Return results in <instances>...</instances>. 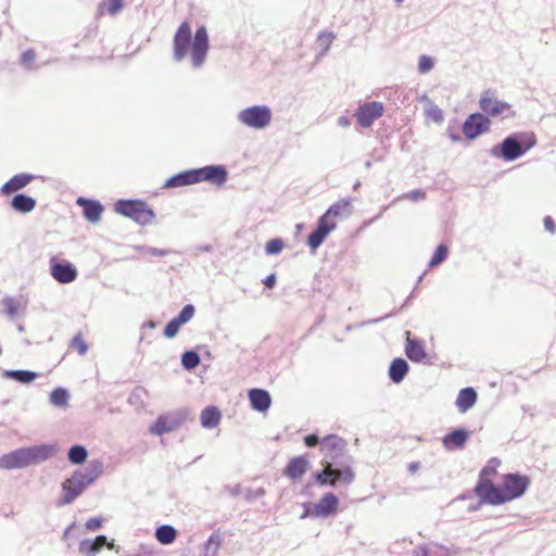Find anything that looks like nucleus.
<instances>
[{
    "instance_id": "nucleus-1",
    "label": "nucleus",
    "mask_w": 556,
    "mask_h": 556,
    "mask_svg": "<svg viewBox=\"0 0 556 556\" xmlns=\"http://www.w3.org/2000/svg\"><path fill=\"white\" fill-rule=\"evenodd\" d=\"M345 441L338 435L331 434L324 438L321 441L323 470L315 476L319 485L336 486L338 483L350 485L354 481L352 458L345 454Z\"/></svg>"
},
{
    "instance_id": "nucleus-2",
    "label": "nucleus",
    "mask_w": 556,
    "mask_h": 556,
    "mask_svg": "<svg viewBox=\"0 0 556 556\" xmlns=\"http://www.w3.org/2000/svg\"><path fill=\"white\" fill-rule=\"evenodd\" d=\"M173 45L175 61L180 62L190 53L192 67L200 68L205 63L210 48L207 29L203 25L198 27L192 39L191 25L185 21L175 34Z\"/></svg>"
},
{
    "instance_id": "nucleus-3",
    "label": "nucleus",
    "mask_w": 556,
    "mask_h": 556,
    "mask_svg": "<svg viewBox=\"0 0 556 556\" xmlns=\"http://www.w3.org/2000/svg\"><path fill=\"white\" fill-rule=\"evenodd\" d=\"M103 464L100 460L90 463L85 471H75L74 475L62 483L64 496L61 504H71L84 490L92 484L102 473Z\"/></svg>"
},
{
    "instance_id": "nucleus-4",
    "label": "nucleus",
    "mask_w": 556,
    "mask_h": 556,
    "mask_svg": "<svg viewBox=\"0 0 556 556\" xmlns=\"http://www.w3.org/2000/svg\"><path fill=\"white\" fill-rule=\"evenodd\" d=\"M115 212L142 226L151 224L155 218L153 210L141 200H118L115 203Z\"/></svg>"
},
{
    "instance_id": "nucleus-5",
    "label": "nucleus",
    "mask_w": 556,
    "mask_h": 556,
    "mask_svg": "<svg viewBox=\"0 0 556 556\" xmlns=\"http://www.w3.org/2000/svg\"><path fill=\"white\" fill-rule=\"evenodd\" d=\"M271 119V109L265 104L245 108L237 114V121L252 129H265L270 125Z\"/></svg>"
},
{
    "instance_id": "nucleus-6",
    "label": "nucleus",
    "mask_w": 556,
    "mask_h": 556,
    "mask_svg": "<svg viewBox=\"0 0 556 556\" xmlns=\"http://www.w3.org/2000/svg\"><path fill=\"white\" fill-rule=\"evenodd\" d=\"M536 143L535 136L530 134L526 141L521 143L516 136H508L500 146L493 148L492 153L496 156L501 155L505 161H514L525 154Z\"/></svg>"
},
{
    "instance_id": "nucleus-7",
    "label": "nucleus",
    "mask_w": 556,
    "mask_h": 556,
    "mask_svg": "<svg viewBox=\"0 0 556 556\" xmlns=\"http://www.w3.org/2000/svg\"><path fill=\"white\" fill-rule=\"evenodd\" d=\"M185 414L181 412H173L161 415L156 421L150 427V432L155 435H162L177 429L184 421Z\"/></svg>"
},
{
    "instance_id": "nucleus-8",
    "label": "nucleus",
    "mask_w": 556,
    "mask_h": 556,
    "mask_svg": "<svg viewBox=\"0 0 556 556\" xmlns=\"http://www.w3.org/2000/svg\"><path fill=\"white\" fill-rule=\"evenodd\" d=\"M528 484L529 479L527 477L517 473L506 475L503 480V491L506 501H511L521 496L527 490Z\"/></svg>"
},
{
    "instance_id": "nucleus-9",
    "label": "nucleus",
    "mask_w": 556,
    "mask_h": 556,
    "mask_svg": "<svg viewBox=\"0 0 556 556\" xmlns=\"http://www.w3.org/2000/svg\"><path fill=\"white\" fill-rule=\"evenodd\" d=\"M382 114V103L374 101L359 105L355 113V116L361 127L368 128L374 124L376 119L381 117Z\"/></svg>"
},
{
    "instance_id": "nucleus-10",
    "label": "nucleus",
    "mask_w": 556,
    "mask_h": 556,
    "mask_svg": "<svg viewBox=\"0 0 556 556\" xmlns=\"http://www.w3.org/2000/svg\"><path fill=\"white\" fill-rule=\"evenodd\" d=\"M475 490L482 502L492 505H498L507 502L504 491L496 488L492 482L488 480L480 479Z\"/></svg>"
},
{
    "instance_id": "nucleus-11",
    "label": "nucleus",
    "mask_w": 556,
    "mask_h": 556,
    "mask_svg": "<svg viewBox=\"0 0 556 556\" xmlns=\"http://www.w3.org/2000/svg\"><path fill=\"white\" fill-rule=\"evenodd\" d=\"M490 127L488 117L480 113H473L465 121L463 125V132L468 139H476L482 132L486 131Z\"/></svg>"
},
{
    "instance_id": "nucleus-12",
    "label": "nucleus",
    "mask_w": 556,
    "mask_h": 556,
    "mask_svg": "<svg viewBox=\"0 0 556 556\" xmlns=\"http://www.w3.org/2000/svg\"><path fill=\"white\" fill-rule=\"evenodd\" d=\"M194 313H195V308L192 304L185 305L182 307V309L180 311L179 315L177 317L173 318L165 326L164 336L169 339L174 338L178 333L180 327L192 319V317L194 316Z\"/></svg>"
},
{
    "instance_id": "nucleus-13",
    "label": "nucleus",
    "mask_w": 556,
    "mask_h": 556,
    "mask_svg": "<svg viewBox=\"0 0 556 556\" xmlns=\"http://www.w3.org/2000/svg\"><path fill=\"white\" fill-rule=\"evenodd\" d=\"M50 274L60 283H71L77 278V269L68 262L58 263L52 260Z\"/></svg>"
},
{
    "instance_id": "nucleus-14",
    "label": "nucleus",
    "mask_w": 556,
    "mask_h": 556,
    "mask_svg": "<svg viewBox=\"0 0 556 556\" xmlns=\"http://www.w3.org/2000/svg\"><path fill=\"white\" fill-rule=\"evenodd\" d=\"M30 466L26 447L15 450L0 457V468L15 469Z\"/></svg>"
},
{
    "instance_id": "nucleus-15",
    "label": "nucleus",
    "mask_w": 556,
    "mask_h": 556,
    "mask_svg": "<svg viewBox=\"0 0 556 556\" xmlns=\"http://www.w3.org/2000/svg\"><path fill=\"white\" fill-rule=\"evenodd\" d=\"M198 182L211 181L218 186L223 185L227 179V170L222 165H210L197 168Z\"/></svg>"
},
{
    "instance_id": "nucleus-16",
    "label": "nucleus",
    "mask_w": 556,
    "mask_h": 556,
    "mask_svg": "<svg viewBox=\"0 0 556 556\" xmlns=\"http://www.w3.org/2000/svg\"><path fill=\"white\" fill-rule=\"evenodd\" d=\"M406 356L415 363H429V356L426 353L425 344L422 341L410 338V332L406 331Z\"/></svg>"
},
{
    "instance_id": "nucleus-17",
    "label": "nucleus",
    "mask_w": 556,
    "mask_h": 556,
    "mask_svg": "<svg viewBox=\"0 0 556 556\" xmlns=\"http://www.w3.org/2000/svg\"><path fill=\"white\" fill-rule=\"evenodd\" d=\"M479 104L480 109L484 113L493 117L501 115L505 110L509 108L506 102L497 100L489 90L481 94Z\"/></svg>"
},
{
    "instance_id": "nucleus-18",
    "label": "nucleus",
    "mask_w": 556,
    "mask_h": 556,
    "mask_svg": "<svg viewBox=\"0 0 556 556\" xmlns=\"http://www.w3.org/2000/svg\"><path fill=\"white\" fill-rule=\"evenodd\" d=\"M336 228L334 222H329L324 216L318 219L316 229L308 236L307 243L312 249H317L326 237Z\"/></svg>"
},
{
    "instance_id": "nucleus-19",
    "label": "nucleus",
    "mask_w": 556,
    "mask_h": 556,
    "mask_svg": "<svg viewBox=\"0 0 556 556\" xmlns=\"http://www.w3.org/2000/svg\"><path fill=\"white\" fill-rule=\"evenodd\" d=\"M26 450L30 466L48 460L58 453V447L54 444L34 445Z\"/></svg>"
},
{
    "instance_id": "nucleus-20",
    "label": "nucleus",
    "mask_w": 556,
    "mask_h": 556,
    "mask_svg": "<svg viewBox=\"0 0 556 556\" xmlns=\"http://www.w3.org/2000/svg\"><path fill=\"white\" fill-rule=\"evenodd\" d=\"M339 500L333 493H326L315 505L312 515L328 517L338 510Z\"/></svg>"
},
{
    "instance_id": "nucleus-21",
    "label": "nucleus",
    "mask_w": 556,
    "mask_h": 556,
    "mask_svg": "<svg viewBox=\"0 0 556 556\" xmlns=\"http://www.w3.org/2000/svg\"><path fill=\"white\" fill-rule=\"evenodd\" d=\"M114 548V542H108L105 535H98L94 540H83L79 543V553L86 556H96L104 546Z\"/></svg>"
},
{
    "instance_id": "nucleus-22",
    "label": "nucleus",
    "mask_w": 556,
    "mask_h": 556,
    "mask_svg": "<svg viewBox=\"0 0 556 556\" xmlns=\"http://www.w3.org/2000/svg\"><path fill=\"white\" fill-rule=\"evenodd\" d=\"M352 200L341 199L332 204L323 216L329 222H331V218L334 217L346 218L352 214Z\"/></svg>"
},
{
    "instance_id": "nucleus-23",
    "label": "nucleus",
    "mask_w": 556,
    "mask_h": 556,
    "mask_svg": "<svg viewBox=\"0 0 556 556\" xmlns=\"http://www.w3.org/2000/svg\"><path fill=\"white\" fill-rule=\"evenodd\" d=\"M197 175L195 169L178 173L165 181L164 188H176L198 184Z\"/></svg>"
},
{
    "instance_id": "nucleus-24",
    "label": "nucleus",
    "mask_w": 556,
    "mask_h": 556,
    "mask_svg": "<svg viewBox=\"0 0 556 556\" xmlns=\"http://www.w3.org/2000/svg\"><path fill=\"white\" fill-rule=\"evenodd\" d=\"M77 203L83 206L84 215L87 220L91 223H97L100 220L101 214L103 212V206L100 204V202L79 198Z\"/></svg>"
},
{
    "instance_id": "nucleus-25",
    "label": "nucleus",
    "mask_w": 556,
    "mask_h": 556,
    "mask_svg": "<svg viewBox=\"0 0 556 556\" xmlns=\"http://www.w3.org/2000/svg\"><path fill=\"white\" fill-rule=\"evenodd\" d=\"M249 399L251 406L257 412H266L271 404L269 393L262 389H252L249 392Z\"/></svg>"
},
{
    "instance_id": "nucleus-26",
    "label": "nucleus",
    "mask_w": 556,
    "mask_h": 556,
    "mask_svg": "<svg viewBox=\"0 0 556 556\" xmlns=\"http://www.w3.org/2000/svg\"><path fill=\"white\" fill-rule=\"evenodd\" d=\"M468 440V432L464 429H456L446 434L443 440V446L446 450L463 448Z\"/></svg>"
},
{
    "instance_id": "nucleus-27",
    "label": "nucleus",
    "mask_w": 556,
    "mask_h": 556,
    "mask_svg": "<svg viewBox=\"0 0 556 556\" xmlns=\"http://www.w3.org/2000/svg\"><path fill=\"white\" fill-rule=\"evenodd\" d=\"M308 462L306 458L302 456H298L292 458L286 469L285 475L290 479H299L301 478L307 470Z\"/></svg>"
},
{
    "instance_id": "nucleus-28",
    "label": "nucleus",
    "mask_w": 556,
    "mask_h": 556,
    "mask_svg": "<svg viewBox=\"0 0 556 556\" xmlns=\"http://www.w3.org/2000/svg\"><path fill=\"white\" fill-rule=\"evenodd\" d=\"M33 178L34 176L29 174H17L2 186L1 191L4 194H10L14 191L21 190L26 187L33 180Z\"/></svg>"
},
{
    "instance_id": "nucleus-29",
    "label": "nucleus",
    "mask_w": 556,
    "mask_h": 556,
    "mask_svg": "<svg viewBox=\"0 0 556 556\" xmlns=\"http://www.w3.org/2000/svg\"><path fill=\"white\" fill-rule=\"evenodd\" d=\"M477 401V393L472 388H464L456 399V406L460 413L467 412Z\"/></svg>"
},
{
    "instance_id": "nucleus-30",
    "label": "nucleus",
    "mask_w": 556,
    "mask_h": 556,
    "mask_svg": "<svg viewBox=\"0 0 556 556\" xmlns=\"http://www.w3.org/2000/svg\"><path fill=\"white\" fill-rule=\"evenodd\" d=\"M408 371V364L403 358H395L389 367V377L394 383H400Z\"/></svg>"
},
{
    "instance_id": "nucleus-31",
    "label": "nucleus",
    "mask_w": 556,
    "mask_h": 556,
    "mask_svg": "<svg viewBox=\"0 0 556 556\" xmlns=\"http://www.w3.org/2000/svg\"><path fill=\"white\" fill-rule=\"evenodd\" d=\"M12 207L20 213H29L36 206V201L29 195L18 193L11 201Z\"/></svg>"
},
{
    "instance_id": "nucleus-32",
    "label": "nucleus",
    "mask_w": 556,
    "mask_h": 556,
    "mask_svg": "<svg viewBox=\"0 0 556 556\" xmlns=\"http://www.w3.org/2000/svg\"><path fill=\"white\" fill-rule=\"evenodd\" d=\"M220 420V413L215 406H208L201 413V425L204 428H215Z\"/></svg>"
},
{
    "instance_id": "nucleus-33",
    "label": "nucleus",
    "mask_w": 556,
    "mask_h": 556,
    "mask_svg": "<svg viewBox=\"0 0 556 556\" xmlns=\"http://www.w3.org/2000/svg\"><path fill=\"white\" fill-rule=\"evenodd\" d=\"M222 536L219 532H214L210 535L203 546V551L200 556H217L219 547L222 545Z\"/></svg>"
},
{
    "instance_id": "nucleus-34",
    "label": "nucleus",
    "mask_w": 556,
    "mask_h": 556,
    "mask_svg": "<svg viewBox=\"0 0 556 556\" xmlns=\"http://www.w3.org/2000/svg\"><path fill=\"white\" fill-rule=\"evenodd\" d=\"M177 531L173 526L163 525L155 531L156 540L162 544H170L176 540Z\"/></svg>"
},
{
    "instance_id": "nucleus-35",
    "label": "nucleus",
    "mask_w": 556,
    "mask_h": 556,
    "mask_svg": "<svg viewBox=\"0 0 556 556\" xmlns=\"http://www.w3.org/2000/svg\"><path fill=\"white\" fill-rule=\"evenodd\" d=\"M70 401V393L64 388H56L50 393V402L56 407H66Z\"/></svg>"
},
{
    "instance_id": "nucleus-36",
    "label": "nucleus",
    "mask_w": 556,
    "mask_h": 556,
    "mask_svg": "<svg viewBox=\"0 0 556 556\" xmlns=\"http://www.w3.org/2000/svg\"><path fill=\"white\" fill-rule=\"evenodd\" d=\"M5 376L22 383H30L37 378V374L30 370H8Z\"/></svg>"
},
{
    "instance_id": "nucleus-37",
    "label": "nucleus",
    "mask_w": 556,
    "mask_h": 556,
    "mask_svg": "<svg viewBox=\"0 0 556 556\" xmlns=\"http://www.w3.org/2000/svg\"><path fill=\"white\" fill-rule=\"evenodd\" d=\"M87 448L83 445H74L68 451V460L75 465L83 464L87 459Z\"/></svg>"
},
{
    "instance_id": "nucleus-38",
    "label": "nucleus",
    "mask_w": 556,
    "mask_h": 556,
    "mask_svg": "<svg viewBox=\"0 0 556 556\" xmlns=\"http://www.w3.org/2000/svg\"><path fill=\"white\" fill-rule=\"evenodd\" d=\"M200 356L194 351H187L181 355V365L187 370H192L200 364Z\"/></svg>"
},
{
    "instance_id": "nucleus-39",
    "label": "nucleus",
    "mask_w": 556,
    "mask_h": 556,
    "mask_svg": "<svg viewBox=\"0 0 556 556\" xmlns=\"http://www.w3.org/2000/svg\"><path fill=\"white\" fill-rule=\"evenodd\" d=\"M334 34L332 31H323L318 36V45L321 48V51L319 53V56L325 55L328 50L330 49V46L334 39Z\"/></svg>"
},
{
    "instance_id": "nucleus-40",
    "label": "nucleus",
    "mask_w": 556,
    "mask_h": 556,
    "mask_svg": "<svg viewBox=\"0 0 556 556\" xmlns=\"http://www.w3.org/2000/svg\"><path fill=\"white\" fill-rule=\"evenodd\" d=\"M2 304L4 305V314L9 317L13 318L17 314L20 304L13 298H4Z\"/></svg>"
},
{
    "instance_id": "nucleus-41",
    "label": "nucleus",
    "mask_w": 556,
    "mask_h": 556,
    "mask_svg": "<svg viewBox=\"0 0 556 556\" xmlns=\"http://www.w3.org/2000/svg\"><path fill=\"white\" fill-rule=\"evenodd\" d=\"M447 256V248L443 244H440L435 252L433 253L429 266L434 267L439 264H441Z\"/></svg>"
},
{
    "instance_id": "nucleus-42",
    "label": "nucleus",
    "mask_w": 556,
    "mask_h": 556,
    "mask_svg": "<svg viewBox=\"0 0 556 556\" xmlns=\"http://www.w3.org/2000/svg\"><path fill=\"white\" fill-rule=\"evenodd\" d=\"M429 105L426 110L427 115L432 118L437 123H441L443 121V112L442 110L435 105L433 102L428 101Z\"/></svg>"
},
{
    "instance_id": "nucleus-43",
    "label": "nucleus",
    "mask_w": 556,
    "mask_h": 556,
    "mask_svg": "<svg viewBox=\"0 0 556 556\" xmlns=\"http://www.w3.org/2000/svg\"><path fill=\"white\" fill-rule=\"evenodd\" d=\"M282 249L283 242L281 239L278 238L269 240L265 245V251L269 255L278 254L282 251Z\"/></svg>"
},
{
    "instance_id": "nucleus-44",
    "label": "nucleus",
    "mask_w": 556,
    "mask_h": 556,
    "mask_svg": "<svg viewBox=\"0 0 556 556\" xmlns=\"http://www.w3.org/2000/svg\"><path fill=\"white\" fill-rule=\"evenodd\" d=\"M434 66L432 58L428 55H421L418 61V71L420 74L430 72Z\"/></svg>"
},
{
    "instance_id": "nucleus-45",
    "label": "nucleus",
    "mask_w": 556,
    "mask_h": 556,
    "mask_svg": "<svg viewBox=\"0 0 556 556\" xmlns=\"http://www.w3.org/2000/svg\"><path fill=\"white\" fill-rule=\"evenodd\" d=\"M124 8L123 0H108V12L111 15H116Z\"/></svg>"
},
{
    "instance_id": "nucleus-46",
    "label": "nucleus",
    "mask_w": 556,
    "mask_h": 556,
    "mask_svg": "<svg viewBox=\"0 0 556 556\" xmlns=\"http://www.w3.org/2000/svg\"><path fill=\"white\" fill-rule=\"evenodd\" d=\"M72 345L77 348L78 350V353L80 355H85L86 352H87V344L85 343V341L83 339H80L79 337H75L72 341Z\"/></svg>"
},
{
    "instance_id": "nucleus-47",
    "label": "nucleus",
    "mask_w": 556,
    "mask_h": 556,
    "mask_svg": "<svg viewBox=\"0 0 556 556\" xmlns=\"http://www.w3.org/2000/svg\"><path fill=\"white\" fill-rule=\"evenodd\" d=\"M213 251V247L211 244H204V245H195L191 248L190 252L193 256H199L200 253L206 252L211 253Z\"/></svg>"
},
{
    "instance_id": "nucleus-48",
    "label": "nucleus",
    "mask_w": 556,
    "mask_h": 556,
    "mask_svg": "<svg viewBox=\"0 0 556 556\" xmlns=\"http://www.w3.org/2000/svg\"><path fill=\"white\" fill-rule=\"evenodd\" d=\"M35 60V52L33 50H27L25 51L23 54H22V63L25 65V66H29L30 63Z\"/></svg>"
},
{
    "instance_id": "nucleus-49",
    "label": "nucleus",
    "mask_w": 556,
    "mask_h": 556,
    "mask_svg": "<svg viewBox=\"0 0 556 556\" xmlns=\"http://www.w3.org/2000/svg\"><path fill=\"white\" fill-rule=\"evenodd\" d=\"M405 198H407L412 201H419V200H424L426 198V194L421 190H414V191L408 192L405 195Z\"/></svg>"
},
{
    "instance_id": "nucleus-50",
    "label": "nucleus",
    "mask_w": 556,
    "mask_h": 556,
    "mask_svg": "<svg viewBox=\"0 0 556 556\" xmlns=\"http://www.w3.org/2000/svg\"><path fill=\"white\" fill-rule=\"evenodd\" d=\"M102 526V520L100 518H90L86 522V528L88 530H97Z\"/></svg>"
},
{
    "instance_id": "nucleus-51",
    "label": "nucleus",
    "mask_w": 556,
    "mask_h": 556,
    "mask_svg": "<svg viewBox=\"0 0 556 556\" xmlns=\"http://www.w3.org/2000/svg\"><path fill=\"white\" fill-rule=\"evenodd\" d=\"M544 227L547 231H549L551 233H554L555 230H556V225L553 220V218L551 216H546L544 218Z\"/></svg>"
},
{
    "instance_id": "nucleus-52",
    "label": "nucleus",
    "mask_w": 556,
    "mask_h": 556,
    "mask_svg": "<svg viewBox=\"0 0 556 556\" xmlns=\"http://www.w3.org/2000/svg\"><path fill=\"white\" fill-rule=\"evenodd\" d=\"M305 444L309 447H314L319 443V439L316 434H309L304 439Z\"/></svg>"
},
{
    "instance_id": "nucleus-53",
    "label": "nucleus",
    "mask_w": 556,
    "mask_h": 556,
    "mask_svg": "<svg viewBox=\"0 0 556 556\" xmlns=\"http://www.w3.org/2000/svg\"><path fill=\"white\" fill-rule=\"evenodd\" d=\"M276 281H277L276 275H275V274H270L269 276H267V277L264 279L263 283H264L267 288L271 289V288H274V286L276 285Z\"/></svg>"
},
{
    "instance_id": "nucleus-54",
    "label": "nucleus",
    "mask_w": 556,
    "mask_h": 556,
    "mask_svg": "<svg viewBox=\"0 0 556 556\" xmlns=\"http://www.w3.org/2000/svg\"><path fill=\"white\" fill-rule=\"evenodd\" d=\"M337 124L342 128H349L351 126V121L348 116H340L337 121Z\"/></svg>"
},
{
    "instance_id": "nucleus-55",
    "label": "nucleus",
    "mask_w": 556,
    "mask_h": 556,
    "mask_svg": "<svg viewBox=\"0 0 556 556\" xmlns=\"http://www.w3.org/2000/svg\"><path fill=\"white\" fill-rule=\"evenodd\" d=\"M495 472V467L486 466L481 471V479L484 480V477L491 476Z\"/></svg>"
},
{
    "instance_id": "nucleus-56",
    "label": "nucleus",
    "mask_w": 556,
    "mask_h": 556,
    "mask_svg": "<svg viewBox=\"0 0 556 556\" xmlns=\"http://www.w3.org/2000/svg\"><path fill=\"white\" fill-rule=\"evenodd\" d=\"M150 253H151L152 255H155V256H164V255H166L168 252H167L166 250H161V249H155V248H153V249H150Z\"/></svg>"
},
{
    "instance_id": "nucleus-57",
    "label": "nucleus",
    "mask_w": 556,
    "mask_h": 556,
    "mask_svg": "<svg viewBox=\"0 0 556 556\" xmlns=\"http://www.w3.org/2000/svg\"><path fill=\"white\" fill-rule=\"evenodd\" d=\"M413 556H429V553L426 547H418L415 549Z\"/></svg>"
},
{
    "instance_id": "nucleus-58",
    "label": "nucleus",
    "mask_w": 556,
    "mask_h": 556,
    "mask_svg": "<svg viewBox=\"0 0 556 556\" xmlns=\"http://www.w3.org/2000/svg\"><path fill=\"white\" fill-rule=\"evenodd\" d=\"M264 494H265V490L263 488H258L253 491L251 497L256 498V497L263 496Z\"/></svg>"
},
{
    "instance_id": "nucleus-59",
    "label": "nucleus",
    "mask_w": 556,
    "mask_h": 556,
    "mask_svg": "<svg viewBox=\"0 0 556 556\" xmlns=\"http://www.w3.org/2000/svg\"><path fill=\"white\" fill-rule=\"evenodd\" d=\"M417 469H418V464L417 463H413V464L409 465V470L412 472H415Z\"/></svg>"
},
{
    "instance_id": "nucleus-60",
    "label": "nucleus",
    "mask_w": 556,
    "mask_h": 556,
    "mask_svg": "<svg viewBox=\"0 0 556 556\" xmlns=\"http://www.w3.org/2000/svg\"><path fill=\"white\" fill-rule=\"evenodd\" d=\"M361 186V182L359 181H356L353 186V189L356 190L358 187Z\"/></svg>"
},
{
    "instance_id": "nucleus-61",
    "label": "nucleus",
    "mask_w": 556,
    "mask_h": 556,
    "mask_svg": "<svg viewBox=\"0 0 556 556\" xmlns=\"http://www.w3.org/2000/svg\"><path fill=\"white\" fill-rule=\"evenodd\" d=\"M370 166H371V162H370V161H366V162H365V167H366V168H369Z\"/></svg>"
},
{
    "instance_id": "nucleus-62",
    "label": "nucleus",
    "mask_w": 556,
    "mask_h": 556,
    "mask_svg": "<svg viewBox=\"0 0 556 556\" xmlns=\"http://www.w3.org/2000/svg\"><path fill=\"white\" fill-rule=\"evenodd\" d=\"M154 326H155V325H154V323H153V321H149V323H148V327L153 328Z\"/></svg>"
}]
</instances>
